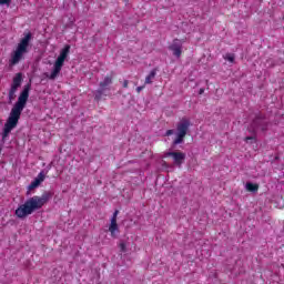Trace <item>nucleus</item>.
<instances>
[{
  "mask_svg": "<svg viewBox=\"0 0 284 284\" xmlns=\"http://www.w3.org/2000/svg\"><path fill=\"white\" fill-rule=\"evenodd\" d=\"M245 187H246L247 192H258V184L247 182Z\"/></svg>",
  "mask_w": 284,
  "mask_h": 284,
  "instance_id": "ddd939ff",
  "label": "nucleus"
},
{
  "mask_svg": "<svg viewBox=\"0 0 284 284\" xmlns=\"http://www.w3.org/2000/svg\"><path fill=\"white\" fill-rule=\"evenodd\" d=\"M70 54V44H67L60 52V55L55 60L53 64V71L51 74L44 73L47 79H50V81H54L59 74H61V68H63V63H65V59H68V55Z\"/></svg>",
  "mask_w": 284,
  "mask_h": 284,
  "instance_id": "20e7f679",
  "label": "nucleus"
},
{
  "mask_svg": "<svg viewBox=\"0 0 284 284\" xmlns=\"http://www.w3.org/2000/svg\"><path fill=\"white\" fill-rule=\"evenodd\" d=\"M12 3V0H0V6H10Z\"/></svg>",
  "mask_w": 284,
  "mask_h": 284,
  "instance_id": "a211bd4d",
  "label": "nucleus"
},
{
  "mask_svg": "<svg viewBox=\"0 0 284 284\" xmlns=\"http://www.w3.org/2000/svg\"><path fill=\"white\" fill-rule=\"evenodd\" d=\"M30 41H32V33L29 32L20 40L17 49L11 54V65H17V63L23 59V54H28V47L30 45Z\"/></svg>",
  "mask_w": 284,
  "mask_h": 284,
  "instance_id": "7ed1b4c3",
  "label": "nucleus"
},
{
  "mask_svg": "<svg viewBox=\"0 0 284 284\" xmlns=\"http://www.w3.org/2000/svg\"><path fill=\"white\" fill-rule=\"evenodd\" d=\"M32 89V84L28 83L24 85L22 92L20 93L18 101L11 109L9 118L4 123L3 132H2V141H6L8 136H10V132L19 125V119H21V112L26 109L28 103V99L30 98V90Z\"/></svg>",
  "mask_w": 284,
  "mask_h": 284,
  "instance_id": "f257e3e1",
  "label": "nucleus"
},
{
  "mask_svg": "<svg viewBox=\"0 0 284 284\" xmlns=\"http://www.w3.org/2000/svg\"><path fill=\"white\" fill-rule=\"evenodd\" d=\"M109 232L111 233V236H115V232H119V224L115 220H111Z\"/></svg>",
  "mask_w": 284,
  "mask_h": 284,
  "instance_id": "f8f14e48",
  "label": "nucleus"
},
{
  "mask_svg": "<svg viewBox=\"0 0 284 284\" xmlns=\"http://www.w3.org/2000/svg\"><path fill=\"white\" fill-rule=\"evenodd\" d=\"M116 216H119V210H115L112 217H111V221H116Z\"/></svg>",
  "mask_w": 284,
  "mask_h": 284,
  "instance_id": "6ab92c4d",
  "label": "nucleus"
},
{
  "mask_svg": "<svg viewBox=\"0 0 284 284\" xmlns=\"http://www.w3.org/2000/svg\"><path fill=\"white\" fill-rule=\"evenodd\" d=\"M154 77H156V69H153L148 77L145 78V83L150 84L152 83V79H154Z\"/></svg>",
  "mask_w": 284,
  "mask_h": 284,
  "instance_id": "4468645a",
  "label": "nucleus"
},
{
  "mask_svg": "<svg viewBox=\"0 0 284 284\" xmlns=\"http://www.w3.org/2000/svg\"><path fill=\"white\" fill-rule=\"evenodd\" d=\"M191 122L187 120V118H183L178 124H176V139L173 141V148L176 145H181L183 141H185V136H187V132L190 131Z\"/></svg>",
  "mask_w": 284,
  "mask_h": 284,
  "instance_id": "39448f33",
  "label": "nucleus"
},
{
  "mask_svg": "<svg viewBox=\"0 0 284 284\" xmlns=\"http://www.w3.org/2000/svg\"><path fill=\"white\" fill-rule=\"evenodd\" d=\"M162 165H163V168H169L168 162H165V161L162 162Z\"/></svg>",
  "mask_w": 284,
  "mask_h": 284,
  "instance_id": "5701e85b",
  "label": "nucleus"
},
{
  "mask_svg": "<svg viewBox=\"0 0 284 284\" xmlns=\"http://www.w3.org/2000/svg\"><path fill=\"white\" fill-rule=\"evenodd\" d=\"M258 130H261L262 132H265V130H267V121H265V119L263 118H256L248 126V132H251V134H256Z\"/></svg>",
  "mask_w": 284,
  "mask_h": 284,
  "instance_id": "0eeeda50",
  "label": "nucleus"
},
{
  "mask_svg": "<svg viewBox=\"0 0 284 284\" xmlns=\"http://www.w3.org/2000/svg\"><path fill=\"white\" fill-rule=\"evenodd\" d=\"M205 92V89H200L199 94H203Z\"/></svg>",
  "mask_w": 284,
  "mask_h": 284,
  "instance_id": "b1692460",
  "label": "nucleus"
},
{
  "mask_svg": "<svg viewBox=\"0 0 284 284\" xmlns=\"http://www.w3.org/2000/svg\"><path fill=\"white\" fill-rule=\"evenodd\" d=\"M120 250H121V252H128V246L125 245L124 242L120 243Z\"/></svg>",
  "mask_w": 284,
  "mask_h": 284,
  "instance_id": "f3484780",
  "label": "nucleus"
},
{
  "mask_svg": "<svg viewBox=\"0 0 284 284\" xmlns=\"http://www.w3.org/2000/svg\"><path fill=\"white\" fill-rule=\"evenodd\" d=\"M250 136H246L245 139H244V141L246 142V143H250V141H256V133H252V132H250Z\"/></svg>",
  "mask_w": 284,
  "mask_h": 284,
  "instance_id": "dca6fc26",
  "label": "nucleus"
},
{
  "mask_svg": "<svg viewBox=\"0 0 284 284\" xmlns=\"http://www.w3.org/2000/svg\"><path fill=\"white\" fill-rule=\"evenodd\" d=\"M144 87H138L136 88V92H141L143 90Z\"/></svg>",
  "mask_w": 284,
  "mask_h": 284,
  "instance_id": "4be33fe9",
  "label": "nucleus"
},
{
  "mask_svg": "<svg viewBox=\"0 0 284 284\" xmlns=\"http://www.w3.org/2000/svg\"><path fill=\"white\" fill-rule=\"evenodd\" d=\"M23 81V74L22 73H17L16 77L12 80L11 88L9 90V103H12L14 99H17V90L21 88V83Z\"/></svg>",
  "mask_w": 284,
  "mask_h": 284,
  "instance_id": "423d86ee",
  "label": "nucleus"
},
{
  "mask_svg": "<svg viewBox=\"0 0 284 284\" xmlns=\"http://www.w3.org/2000/svg\"><path fill=\"white\" fill-rule=\"evenodd\" d=\"M43 181H45V173H43V171H41L38 174V176L33 180V182H31V184L28 186L27 195L29 196L30 191L36 190V187H39V185H41V183H43Z\"/></svg>",
  "mask_w": 284,
  "mask_h": 284,
  "instance_id": "9b49d317",
  "label": "nucleus"
},
{
  "mask_svg": "<svg viewBox=\"0 0 284 284\" xmlns=\"http://www.w3.org/2000/svg\"><path fill=\"white\" fill-rule=\"evenodd\" d=\"M50 199H52V193L50 192H44L42 196L28 199L24 204L16 210V216H18V219H27V216H30V214H33L37 210H41Z\"/></svg>",
  "mask_w": 284,
  "mask_h": 284,
  "instance_id": "f03ea898",
  "label": "nucleus"
},
{
  "mask_svg": "<svg viewBox=\"0 0 284 284\" xmlns=\"http://www.w3.org/2000/svg\"><path fill=\"white\" fill-rule=\"evenodd\" d=\"M169 50L173 52V57L181 59V54H183V43H181V40L174 39L173 43L169 45Z\"/></svg>",
  "mask_w": 284,
  "mask_h": 284,
  "instance_id": "9d476101",
  "label": "nucleus"
},
{
  "mask_svg": "<svg viewBox=\"0 0 284 284\" xmlns=\"http://www.w3.org/2000/svg\"><path fill=\"white\" fill-rule=\"evenodd\" d=\"M174 134V130H168L165 136H172Z\"/></svg>",
  "mask_w": 284,
  "mask_h": 284,
  "instance_id": "aec40b11",
  "label": "nucleus"
},
{
  "mask_svg": "<svg viewBox=\"0 0 284 284\" xmlns=\"http://www.w3.org/2000/svg\"><path fill=\"white\" fill-rule=\"evenodd\" d=\"M225 61H230V63H234V59H236V55L234 53H226L224 57Z\"/></svg>",
  "mask_w": 284,
  "mask_h": 284,
  "instance_id": "2eb2a0df",
  "label": "nucleus"
},
{
  "mask_svg": "<svg viewBox=\"0 0 284 284\" xmlns=\"http://www.w3.org/2000/svg\"><path fill=\"white\" fill-rule=\"evenodd\" d=\"M128 83H129V81H128V80H124V81H123V88H128Z\"/></svg>",
  "mask_w": 284,
  "mask_h": 284,
  "instance_id": "412c9836",
  "label": "nucleus"
},
{
  "mask_svg": "<svg viewBox=\"0 0 284 284\" xmlns=\"http://www.w3.org/2000/svg\"><path fill=\"white\" fill-rule=\"evenodd\" d=\"M165 156H171L173 159L174 165L181 168L185 163V153L184 152H174L170 151L165 153Z\"/></svg>",
  "mask_w": 284,
  "mask_h": 284,
  "instance_id": "6e6552de",
  "label": "nucleus"
},
{
  "mask_svg": "<svg viewBox=\"0 0 284 284\" xmlns=\"http://www.w3.org/2000/svg\"><path fill=\"white\" fill-rule=\"evenodd\" d=\"M109 85H112V78L105 77L104 80L100 82V89L95 91V101H101V97H103V93L108 90Z\"/></svg>",
  "mask_w": 284,
  "mask_h": 284,
  "instance_id": "1a4fd4ad",
  "label": "nucleus"
}]
</instances>
